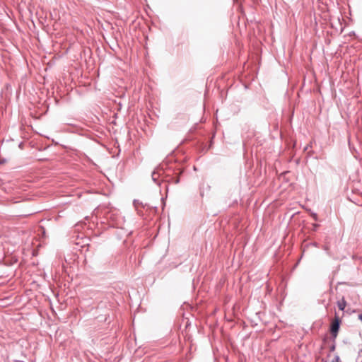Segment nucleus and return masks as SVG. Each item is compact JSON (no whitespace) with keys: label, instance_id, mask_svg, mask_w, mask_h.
Masks as SVG:
<instances>
[{"label":"nucleus","instance_id":"nucleus-6","mask_svg":"<svg viewBox=\"0 0 362 362\" xmlns=\"http://www.w3.org/2000/svg\"><path fill=\"white\" fill-rule=\"evenodd\" d=\"M311 216L313 217V218L315 220V221H317L318 220V216H317V214L316 213H314L313 212L311 214Z\"/></svg>","mask_w":362,"mask_h":362},{"label":"nucleus","instance_id":"nucleus-10","mask_svg":"<svg viewBox=\"0 0 362 362\" xmlns=\"http://www.w3.org/2000/svg\"><path fill=\"white\" fill-rule=\"evenodd\" d=\"M358 318H359V319L361 320V321L362 322V313H361V314H360V315H358Z\"/></svg>","mask_w":362,"mask_h":362},{"label":"nucleus","instance_id":"nucleus-2","mask_svg":"<svg viewBox=\"0 0 362 362\" xmlns=\"http://www.w3.org/2000/svg\"><path fill=\"white\" fill-rule=\"evenodd\" d=\"M346 305V302L344 298L341 300L337 301V306L340 310L343 311L345 309Z\"/></svg>","mask_w":362,"mask_h":362},{"label":"nucleus","instance_id":"nucleus-7","mask_svg":"<svg viewBox=\"0 0 362 362\" xmlns=\"http://www.w3.org/2000/svg\"><path fill=\"white\" fill-rule=\"evenodd\" d=\"M134 205L137 207L138 205H142L141 202H139V200H134Z\"/></svg>","mask_w":362,"mask_h":362},{"label":"nucleus","instance_id":"nucleus-11","mask_svg":"<svg viewBox=\"0 0 362 362\" xmlns=\"http://www.w3.org/2000/svg\"><path fill=\"white\" fill-rule=\"evenodd\" d=\"M324 249H325V250H327V246H325V247H324Z\"/></svg>","mask_w":362,"mask_h":362},{"label":"nucleus","instance_id":"nucleus-3","mask_svg":"<svg viewBox=\"0 0 362 362\" xmlns=\"http://www.w3.org/2000/svg\"><path fill=\"white\" fill-rule=\"evenodd\" d=\"M159 176H160L159 173L158 172H156V170H154L152 173V175H151L152 180L155 183H156L158 185H160L159 181H158Z\"/></svg>","mask_w":362,"mask_h":362},{"label":"nucleus","instance_id":"nucleus-9","mask_svg":"<svg viewBox=\"0 0 362 362\" xmlns=\"http://www.w3.org/2000/svg\"><path fill=\"white\" fill-rule=\"evenodd\" d=\"M315 230L319 226L318 224H313Z\"/></svg>","mask_w":362,"mask_h":362},{"label":"nucleus","instance_id":"nucleus-8","mask_svg":"<svg viewBox=\"0 0 362 362\" xmlns=\"http://www.w3.org/2000/svg\"><path fill=\"white\" fill-rule=\"evenodd\" d=\"M173 182L175 184L179 183L180 182V178L179 177L173 178Z\"/></svg>","mask_w":362,"mask_h":362},{"label":"nucleus","instance_id":"nucleus-1","mask_svg":"<svg viewBox=\"0 0 362 362\" xmlns=\"http://www.w3.org/2000/svg\"><path fill=\"white\" fill-rule=\"evenodd\" d=\"M340 323L341 320L338 316H335L334 320L332 322L329 331L331 333V335L332 337L333 341L335 340V339L337 337L339 328H340Z\"/></svg>","mask_w":362,"mask_h":362},{"label":"nucleus","instance_id":"nucleus-4","mask_svg":"<svg viewBox=\"0 0 362 362\" xmlns=\"http://www.w3.org/2000/svg\"><path fill=\"white\" fill-rule=\"evenodd\" d=\"M335 349H336V345H335V340H334V341H333V344L329 347V351L331 352H332L335 350Z\"/></svg>","mask_w":362,"mask_h":362},{"label":"nucleus","instance_id":"nucleus-5","mask_svg":"<svg viewBox=\"0 0 362 362\" xmlns=\"http://www.w3.org/2000/svg\"><path fill=\"white\" fill-rule=\"evenodd\" d=\"M340 358L338 355H335L332 362H339Z\"/></svg>","mask_w":362,"mask_h":362}]
</instances>
